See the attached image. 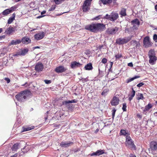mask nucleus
I'll return each instance as SVG.
<instances>
[{
	"mask_svg": "<svg viewBox=\"0 0 157 157\" xmlns=\"http://www.w3.org/2000/svg\"><path fill=\"white\" fill-rule=\"evenodd\" d=\"M85 29L91 32L96 33L98 32L102 31L105 29V25L102 23H92L86 25Z\"/></svg>",
	"mask_w": 157,
	"mask_h": 157,
	"instance_id": "f257e3e1",
	"label": "nucleus"
},
{
	"mask_svg": "<svg viewBox=\"0 0 157 157\" xmlns=\"http://www.w3.org/2000/svg\"><path fill=\"white\" fill-rule=\"evenodd\" d=\"M31 94V92L29 90L21 91L15 96L17 100L21 102L24 101Z\"/></svg>",
	"mask_w": 157,
	"mask_h": 157,
	"instance_id": "f03ea898",
	"label": "nucleus"
},
{
	"mask_svg": "<svg viewBox=\"0 0 157 157\" xmlns=\"http://www.w3.org/2000/svg\"><path fill=\"white\" fill-rule=\"evenodd\" d=\"M148 56L149 59V62L152 65L155 64L157 60L155 52L153 50H150L148 52Z\"/></svg>",
	"mask_w": 157,
	"mask_h": 157,
	"instance_id": "7ed1b4c3",
	"label": "nucleus"
},
{
	"mask_svg": "<svg viewBox=\"0 0 157 157\" xmlns=\"http://www.w3.org/2000/svg\"><path fill=\"white\" fill-rule=\"evenodd\" d=\"M125 144L126 147L135 150L136 147L134 142L130 136H127L126 137Z\"/></svg>",
	"mask_w": 157,
	"mask_h": 157,
	"instance_id": "20e7f679",
	"label": "nucleus"
},
{
	"mask_svg": "<svg viewBox=\"0 0 157 157\" xmlns=\"http://www.w3.org/2000/svg\"><path fill=\"white\" fill-rule=\"evenodd\" d=\"M119 17L118 14L116 13L112 12L110 15L106 14L104 17L112 21H114Z\"/></svg>",
	"mask_w": 157,
	"mask_h": 157,
	"instance_id": "39448f33",
	"label": "nucleus"
},
{
	"mask_svg": "<svg viewBox=\"0 0 157 157\" xmlns=\"http://www.w3.org/2000/svg\"><path fill=\"white\" fill-rule=\"evenodd\" d=\"M131 37H124L123 38H119L116 40V43L119 45L123 44L128 43L131 39Z\"/></svg>",
	"mask_w": 157,
	"mask_h": 157,
	"instance_id": "423d86ee",
	"label": "nucleus"
},
{
	"mask_svg": "<svg viewBox=\"0 0 157 157\" xmlns=\"http://www.w3.org/2000/svg\"><path fill=\"white\" fill-rule=\"evenodd\" d=\"M119 28L117 27L114 28H109L106 31V33L108 35H113L118 31Z\"/></svg>",
	"mask_w": 157,
	"mask_h": 157,
	"instance_id": "0eeeda50",
	"label": "nucleus"
},
{
	"mask_svg": "<svg viewBox=\"0 0 157 157\" xmlns=\"http://www.w3.org/2000/svg\"><path fill=\"white\" fill-rule=\"evenodd\" d=\"M92 0H86L83 3L82 6L83 11L86 12L88 11L90 8L91 2Z\"/></svg>",
	"mask_w": 157,
	"mask_h": 157,
	"instance_id": "6e6552de",
	"label": "nucleus"
},
{
	"mask_svg": "<svg viewBox=\"0 0 157 157\" xmlns=\"http://www.w3.org/2000/svg\"><path fill=\"white\" fill-rule=\"evenodd\" d=\"M143 44L145 48L149 47L152 46V43L151 42L150 37L148 36H146L144 38Z\"/></svg>",
	"mask_w": 157,
	"mask_h": 157,
	"instance_id": "1a4fd4ad",
	"label": "nucleus"
},
{
	"mask_svg": "<svg viewBox=\"0 0 157 157\" xmlns=\"http://www.w3.org/2000/svg\"><path fill=\"white\" fill-rule=\"evenodd\" d=\"M150 149L152 151H157V140L151 141L150 144Z\"/></svg>",
	"mask_w": 157,
	"mask_h": 157,
	"instance_id": "9d476101",
	"label": "nucleus"
},
{
	"mask_svg": "<svg viewBox=\"0 0 157 157\" xmlns=\"http://www.w3.org/2000/svg\"><path fill=\"white\" fill-rule=\"evenodd\" d=\"M45 33L43 32H40L34 35V38L37 40L42 39L44 36Z\"/></svg>",
	"mask_w": 157,
	"mask_h": 157,
	"instance_id": "9b49d317",
	"label": "nucleus"
},
{
	"mask_svg": "<svg viewBox=\"0 0 157 157\" xmlns=\"http://www.w3.org/2000/svg\"><path fill=\"white\" fill-rule=\"evenodd\" d=\"M44 68V65L40 62L37 63L35 66V70L37 72H40L42 71Z\"/></svg>",
	"mask_w": 157,
	"mask_h": 157,
	"instance_id": "f8f14e48",
	"label": "nucleus"
},
{
	"mask_svg": "<svg viewBox=\"0 0 157 157\" xmlns=\"http://www.w3.org/2000/svg\"><path fill=\"white\" fill-rule=\"evenodd\" d=\"M67 70V68L63 66H60L57 67L55 69V71L57 73H60L65 72Z\"/></svg>",
	"mask_w": 157,
	"mask_h": 157,
	"instance_id": "ddd939ff",
	"label": "nucleus"
},
{
	"mask_svg": "<svg viewBox=\"0 0 157 157\" xmlns=\"http://www.w3.org/2000/svg\"><path fill=\"white\" fill-rule=\"evenodd\" d=\"M28 49L27 48L21 49L20 51L17 52L14 55V56H25L28 52Z\"/></svg>",
	"mask_w": 157,
	"mask_h": 157,
	"instance_id": "4468645a",
	"label": "nucleus"
},
{
	"mask_svg": "<svg viewBox=\"0 0 157 157\" xmlns=\"http://www.w3.org/2000/svg\"><path fill=\"white\" fill-rule=\"evenodd\" d=\"M77 102V100L76 99H73L71 100H69L68 101H65L63 102L62 104L64 105H65L68 108H70L71 105L70 104V103H76Z\"/></svg>",
	"mask_w": 157,
	"mask_h": 157,
	"instance_id": "2eb2a0df",
	"label": "nucleus"
},
{
	"mask_svg": "<svg viewBox=\"0 0 157 157\" xmlns=\"http://www.w3.org/2000/svg\"><path fill=\"white\" fill-rule=\"evenodd\" d=\"M73 143L70 141L62 142L60 144V146L62 147H67L72 145Z\"/></svg>",
	"mask_w": 157,
	"mask_h": 157,
	"instance_id": "dca6fc26",
	"label": "nucleus"
},
{
	"mask_svg": "<svg viewBox=\"0 0 157 157\" xmlns=\"http://www.w3.org/2000/svg\"><path fill=\"white\" fill-rule=\"evenodd\" d=\"M131 22L132 24L133 25V28L135 29L137 28L140 25V22L137 18L133 20Z\"/></svg>",
	"mask_w": 157,
	"mask_h": 157,
	"instance_id": "f3484780",
	"label": "nucleus"
},
{
	"mask_svg": "<svg viewBox=\"0 0 157 157\" xmlns=\"http://www.w3.org/2000/svg\"><path fill=\"white\" fill-rule=\"evenodd\" d=\"M82 65V64L79 62L76 61H73L71 62V67L72 69H75L78 67H80Z\"/></svg>",
	"mask_w": 157,
	"mask_h": 157,
	"instance_id": "a211bd4d",
	"label": "nucleus"
},
{
	"mask_svg": "<svg viewBox=\"0 0 157 157\" xmlns=\"http://www.w3.org/2000/svg\"><path fill=\"white\" fill-rule=\"evenodd\" d=\"M119 99L118 98L114 96L111 102V104L113 106H116L119 104Z\"/></svg>",
	"mask_w": 157,
	"mask_h": 157,
	"instance_id": "6ab92c4d",
	"label": "nucleus"
},
{
	"mask_svg": "<svg viewBox=\"0 0 157 157\" xmlns=\"http://www.w3.org/2000/svg\"><path fill=\"white\" fill-rule=\"evenodd\" d=\"M105 153V151L104 150H98L96 152H93L90 154V156L94 155L99 156Z\"/></svg>",
	"mask_w": 157,
	"mask_h": 157,
	"instance_id": "aec40b11",
	"label": "nucleus"
},
{
	"mask_svg": "<svg viewBox=\"0 0 157 157\" xmlns=\"http://www.w3.org/2000/svg\"><path fill=\"white\" fill-rule=\"evenodd\" d=\"M15 31V29L12 27L10 26L6 30L5 33L7 34H9L13 32H14Z\"/></svg>",
	"mask_w": 157,
	"mask_h": 157,
	"instance_id": "412c9836",
	"label": "nucleus"
},
{
	"mask_svg": "<svg viewBox=\"0 0 157 157\" xmlns=\"http://www.w3.org/2000/svg\"><path fill=\"white\" fill-rule=\"evenodd\" d=\"M21 40L23 43L26 44L30 43L31 41L29 38L26 37H23Z\"/></svg>",
	"mask_w": 157,
	"mask_h": 157,
	"instance_id": "4be33fe9",
	"label": "nucleus"
},
{
	"mask_svg": "<svg viewBox=\"0 0 157 157\" xmlns=\"http://www.w3.org/2000/svg\"><path fill=\"white\" fill-rule=\"evenodd\" d=\"M21 42V40L20 39H17L16 40H13L11 41L10 43V45H15L20 44Z\"/></svg>",
	"mask_w": 157,
	"mask_h": 157,
	"instance_id": "5701e85b",
	"label": "nucleus"
},
{
	"mask_svg": "<svg viewBox=\"0 0 157 157\" xmlns=\"http://www.w3.org/2000/svg\"><path fill=\"white\" fill-rule=\"evenodd\" d=\"M131 43L132 45L136 48L139 47L140 45L139 42H137L136 40H132Z\"/></svg>",
	"mask_w": 157,
	"mask_h": 157,
	"instance_id": "b1692460",
	"label": "nucleus"
},
{
	"mask_svg": "<svg viewBox=\"0 0 157 157\" xmlns=\"http://www.w3.org/2000/svg\"><path fill=\"white\" fill-rule=\"evenodd\" d=\"M126 10L124 8H122L121 11L119 13V14L121 15V17H125L126 16Z\"/></svg>",
	"mask_w": 157,
	"mask_h": 157,
	"instance_id": "393cba45",
	"label": "nucleus"
},
{
	"mask_svg": "<svg viewBox=\"0 0 157 157\" xmlns=\"http://www.w3.org/2000/svg\"><path fill=\"white\" fill-rule=\"evenodd\" d=\"M120 133L121 135H123L125 136H129L130 134L128 132H126V130L124 129H121L120 131Z\"/></svg>",
	"mask_w": 157,
	"mask_h": 157,
	"instance_id": "a878e982",
	"label": "nucleus"
},
{
	"mask_svg": "<svg viewBox=\"0 0 157 157\" xmlns=\"http://www.w3.org/2000/svg\"><path fill=\"white\" fill-rule=\"evenodd\" d=\"M84 68L85 70H90L93 69L92 64L89 63L87 64L85 67Z\"/></svg>",
	"mask_w": 157,
	"mask_h": 157,
	"instance_id": "bb28decb",
	"label": "nucleus"
},
{
	"mask_svg": "<svg viewBox=\"0 0 157 157\" xmlns=\"http://www.w3.org/2000/svg\"><path fill=\"white\" fill-rule=\"evenodd\" d=\"M34 128V126H33L31 127L27 126L23 127V132L30 130Z\"/></svg>",
	"mask_w": 157,
	"mask_h": 157,
	"instance_id": "cd10ccee",
	"label": "nucleus"
},
{
	"mask_svg": "<svg viewBox=\"0 0 157 157\" xmlns=\"http://www.w3.org/2000/svg\"><path fill=\"white\" fill-rule=\"evenodd\" d=\"M19 144L18 143H16L14 144L11 148L12 151H16L19 148Z\"/></svg>",
	"mask_w": 157,
	"mask_h": 157,
	"instance_id": "c85d7f7f",
	"label": "nucleus"
},
{
	"mask_svg": "<svg viewBox=\"0 0 157 157\" xmlns=\"http://www.w3.org/2000/svg\"><path fill=\"white\" fill-rule=\"evenodd\" d=\"M10 13V12L8 9L4 10L2 13H0V16H1L2 15H3V16H6L9 14Z\"/></svg>",
	"mask_w": 157,
	"mask_h": 157,
	"instance_id": "c756f323",
	"label": "nucleus"
},
{
	"mask_svg": "<svg viewBox=\"0 0 157 157\" xmlns=\"http://www.w3.org/2000/svg\"><path fill=\"white\" fill-rule=\"evenodd\" d=\"M135 91L133 89V88H132V92L131 93V94L130 95L128 99L130 101H131L132 99L135 96Z\"/></svg>",
	"mask_w": 157,
	"mask_h": 157,
	"instance_id": "7c9ffc66",
	"label": "nucleus"
},
{
	"mask_svg": "<svg viewBox=\"0 0 157 157\" xmlns=\"http://www.w3.org/2000/svg\"><path fill=\"white\" fill-rule=\"evenodd\" d=\"M137 97L136 98V99L137 100H140V99L143 100L144 99L143 94L141 93H138V94H137Z\"/></svg>",
	"mask_w": 157,
	"mask_h": 157,
	"instance_id": "2f4dec72",
	"label": "nucleus"
},
{
	"mask_svg": "<svg viewBox=\"0 0 157 157\" xmlns=\"http://www.w3.org/2000/svg\"><path fill=\"white\" fill-rule=\"evenodd\" d=\"M100 1H101V2L103 4L105 5L107 4L112 3L113 0H100Z\"/></svg>",
	"mask_w": 157,
	"mask_h": 157,
	"instance_id": "473e14b6",
	"label": "nucleus"
},
{
	"mask_svg": "<svg viewBox=\"0 0 157 157\" xmlns=\"http://www.w3.org/2000/svg\"><path fill=\"white\" fill-rule=\"evenodd\" d=\"M140 76H135V77L131 78H129L127 80V83H129L132 81H133L134 80L138 78H140Z\"/></svg>",
	"mask_w": 157,
	"mask_h": 157,
	"instance_id": "72a5a7b5",
	"label": "nucleus"
},
{
	"mask_svg": "<svg viewBox=\"0 0 157 157\" xmlns=\"http://www.w3.org/2000/svg\"><path fill=\"white\" fill-rule=\"evenodd\" d=\"M152 107V105L151 104H148L147 105L145 106L144 111H148L149 109Z\"/></svg>",
	"mask_w": 157,
	"mask_h": 157,
	"instance_id": "f704fd0d",
	"label": "nucleus"
},
{
	"mask_svg": "<svg viewBox=\"0 0 157 157\" xmlns=\"http://www.w3.org/2000/svg\"><path fill=\"white\" fill-rule=\"evenodd\" d=\"M17 8V7L16 6H13L11 8L8 9L10 13L14 11Z\"/></svg>",
	"mask_w": 157,
	"mask_h": 157,
	"instance_id": "c9c22d12",
	"label": "nucleus"
},
{
	"mask_svg": "<svg viewBox=\"0 0 157 157\" xmlns=\"http://www.w3.org/2000/svg\"><path fill=\"white\" fill-rule=\"evenodd\" d=\"M65 0H54V2L56 4H59L61 3L62 2H63Z\"/></svg>",
	"mask_w": 157,
	"mask_h": 157,
	"instance_id": "e433bc0d",
	"label": "nucleus"
},
{
	"mask_svg": "<svg viewBox=\"0 0 157 157\" xmlns=\"http://www.w3.org/2000/svg\"><path fill=\"white\" fill-rule=\"evenodd\" d=\"M127 107L126 104V103H123V106L122 109L124 112L126 111V108Z\"/></svg>",
	"mask_w": 157,
	"mask_h": 157,
	"instance_id": "4c0bfd02",
	"label": "nucleus"
},
{
	"mask_svg": "<svg viewBox=\"0 0 157 157\" xmlns=\"http://www.w3.org/2000/svg\"><path fill=\"white\" fill-rule=\"evenodd\" d=\"M122 57V56L121 54H118L115 56L116 59H119L121 57Z\"/></svg>",
	"mask_w": 157,
	"mask_h": 157,
	"instance_id": "58836bf2",
	"label": "nucleus"
},
{
	"mask_svg": "<svg viewBox=\"0 0 157 157\" xmlns=\"http://www.w3.org/2000/svg\"><path fill=\"white\" fill-rule=\"evenodd\" d=\"M56 5H53L48 10L49 11H51L54 10L56 8Z\"/></svg>",
	"mask_w": 157,
	"mask_h": 157,
	"instance_id": "ea45409f",
	"label": "nucleus"
},
{
	"mask_svg": "<svg viewBox=\"0 0 157 157\" xmlns=\"http://www.w3.org/2000/svg\"><path fill=\"white\" fill-rule=\"evenodd\" d=\"M106 46L105 45H100L98 47V49L100 50H102V49H106Z\"/></svg>",
	"mask_w": 157,
	"mask_h": 157,
	"instance_id": "a19ab883",
	"label": "nucleus"
},
{
	"mask_svg": "<svg viewBox=\"0 0 157 157\" xmlns=\"http://www.w3.org/2000/svg\"><path fill=\"white\" fill-rule=\"evenodd\" d=\"M116 111V109H113L112 111V117L113 119L115 115Z\"/></svg>",
	"mask_w": 157,
	"mask_h": 157,
	"instance_id": "79ce46f5",
	"label": "nucleus"
},
{
	"mask_svg": "<svg viewBox=\"0 0 157 157\" xmlns=\"http://www.w3.org/2000/svg\"><path fill=\"white\" fill-rule=\"evenodd\" d=\"M14 20V19L13 18L11 17H10L8 20V24H11L13 21Z\"/></svg>",
	"mask_w": 157,
	"mask_h": 157,
	"instance_id": "37998d69",
	"label": "nucleus"
},
{
	"mask_svg": "<svg viewBox=\"0 0 157 157\" xmlns=\"http://www.w3.org/2000/svg\"><path fill=\"white\" fill-rule=\"evenodd\" d=\"M153 39L155 42H157V35L156 34H155L153 36Z\"/></svg>",
	"mask_w": 157,
	"mask_h": 157,
	"instance_id": "c03bdc74",
	"label": "nucleus"
},
{
	"mask_svg": "<svg viewBox=\"0 0 157 157\" xmlns=\"http://www.w3.org/2000/svg\"><path fill=\"white\" fill-rule=\"evenodd\" d=\"M81 80L83 83L86 82L88 80L87 78H82Z\"/></svg>",
	"mask_w": 157,
	"mask_h": 157,
	"instance_id": "a18cd8bd",
	"label": "nucleus"
},
{
	"mask_svg": "<svg viewBox=\"0 0 157 157\" xmlns=\"http://www.w3.org/2000/svg\"><path fill=\"white\" fill-rule=\"evenodd\" d=\"M107 60L106 58H104L101 60V62L104 64H105L107 63Z\"/></svg>",
	"mask_w": 157,
	"mask_h": 157,
	"instance_id": "49530a36",
	"label": "nucleus"
},
{
	"mask_svg": "<svg viewBox=\"0 0 157 157\" xmlns=\"http://www.w3.org/2000/svg\"><path fill=\"white\" fill-rule=\"evenodd\" d=\"M44 81L46 84H50L51 83V81L50 80H44Z\"/></svg>",
	"mask_w": 157,
	"mask_h": 157,
	"instance_id": "de8ad7c7",
	"label": "nucleus"
},
{
	"mask_svg": "<svg viewBox=\"0 0 157 157\" xmlns=\"http://www.w3.org/2000/svg\"><path fill=\"white\" fill-rule=\"evenodd\" d=\"M101 15H99L98 16H97L96 17H95V18H94L93 20H98L99 19H100L101 18Z\"/></svg>",
	"mask_w": 157,
	"mask_h": 157,
	"instance_id": "09e8293b",
	"label": "nucleus"
},
{
	"mask_svg": "<svg viewBox=\"0 0 157 157\" xmlns=\"http://www.w3.org/2000/svg\"><path fill=\"white\" fill-rule=\"evenodd\" d=\"M144 83H143L142 82H140L137 85V86L138 87H140L144 85Z\"/></svg>",
	"mask_w": 157,
	"mask_h": 157,
	"instance_id": "8fccbe9b",
	"label": "nucleus"
},
{
	"mask_svg": "<svg viewBox=\"0 0 157 157\" xmlns=\"http://www.w3.org/2000/svg\"><path fill=\"white\" fill-rule=\"evenodd\" d=\"M4 79L8 83L10 82V79L8 78H5Z\"/></svg>",
	"mask_w": 157,
	"mask_h": 157,
	"instance_id": "3c124183",
	"label": "nucleus"
},
{
	"mask_svg": "<svg viewBox=\"0 0 157 157\" xmlns=\"http://www.w3.org/2000/svg\"><path fill=\"white\" fill-rule=\"evenodd\" d=\"M107 91H105V90H104L102 92L101 94L102 95H106Z\"/></svg>",
	"mask_w": 157,
	"mask_h": 157,
	"instance_id": "603ef678",
	"label": "nucleus"
},
{
	"mask_svg": "<svg viewBox=\"0 0 157 157\" xmlns=\"http://www.w3.org/2000/svg\"><path fill=\"white\" fill-rule=\"evenodd\" d=\"M137 117L140 119H141L142 118V116L139 114H137Z\"/></svg>",
	"mask_w": 157,
	"mask_h": 157,
	"instance_id": "864d4df0",
	"label": "nucleus"
},
{
	"mask_svg": "<svg viewBox=\"0 0 157 157\" xmlns=\"http://www.w3.org/2000/svg\"><path fill=\"white\" fill-rule=\"evenodd\" d=\"M128 66H130L131 67H132L133 66V64H132V62L129 63H128Z\"/></svg>",
	"mask_w": 157,
	"mask_h": 157,
	"instance_id": "5fc2aeb1",
	"label": "nucleus"
},
{
	"mask_svg": "<svg viewBox=\"0 0 157 157\" xmlns=\"http://www.w3.org/2000/svg\"><path fill=\"white\" fill-rule=\"evenodd\" d=\"M15 13H13L12 14V17H11L14 19H15Z\"/></svg>",
	"mask_w": 157,
	"mask_h": 157,
	"instance_id": "6e6d98bb",
	"label": "nucleus"
},
{
	"mask_svg": "<svg viewBox=\"0 0 157 157\" xmlns=\"http://www.w3.org/2000/svg\"><path fill=\"white\" fill-rule=\"evenodd\" d=\"M46 11H45L44 10L41 12V15H43V14H45L46 13Z\"/></svg>",
	"mask_w": 157,
	"mask_h": 157,
	"instance_id": "4d7b16f0",
	"label": "nucleus"
},
{
	"mask_svg": "<svg viewBox=\"0 0 157 157\" xmlns=\"http://www.w3.org/2000/svg\"><path fill=\"white\" fill-rule=\"evenodd\" d=\"M17 154H15L14 155H13L11 156L10 157H17Z\"/></svg>",
	"mask_w": 157,
	"mask_h": 157,
	"instance_id": "13d9d810",
	"label": "nucleus"
},
{
	"mask_svg": "<svg viewBox=\"0 0 157 157\" xmlns=\"http://www.w3.org/2000/svg\"><path fill=\"white\" fill-rule=\"evenodd\" d=\"M155 11H157V5H156L155 6Z\"/></svg>",
	"mask_w": 157,
	"mask_h": 157,
	"instance_id": "bf43d9fd",
	"label": "nucleus"
},
{
	"mask_svg": "<svg viewBox=\"0 0 157 157\" xmlns=\"http://www.w3.org/2000/svg\"><path fill=\"white\" fill-rule=\"evenodd\" d=\"M36 48H40V47L37 46L35 47H34V49H36Z\"/></svg>",
	"mask_w": 157,
	"mask_h": 157,
	"instance_id": "052dcab7",
	"label": "nucleus"
},
{
	"mask_svg": "<svg viewBox=\"0 0 157 157\" xmlns=\"http://www.w3.org/2000/svg\"><path fill=\"white\" fill-rule=\"evenodd\" d=\"M44 16H45V15H41V16H38V17H37V18H41V17H44Z\"/></svg>",
	"mask_w": 157,
	"mask_h": 157,
	"instance_id": "680f3d73",
	"label": "nucleus"
},
{
	"mask_svg": "<svg viewBox=\"0 0 157 157\" xmlns=\"http://www.w3.org/2000/svg\"><path fill=\"white\" fill-rule=\"evenodd\" d=\"M63 13H61L60 14H56V15L57 16H59L61 15Z\"/></svg>",
	"mask_w": 157,
	"mask_h": 157,
	"instance_id": "e2e57ef3",
	"label": "nucleus"
},
{
	"mask_svg": "<svg viewBox=\"0 0 157 157\" xmlns=\"http://www.w3.org/2000/svg\"><path fill=\"white\" fill-rule=\"evenodd\" d=\"M131 156H130V157H136V156L135 155H131Z\"/></svg>",
	"mask_w": 157,
	"mask_h": 157,
	"instance_id": "0e129e2a",
	"label": "nucleus"
},
{
	"mask_svg": "<svg viewBox=\"0 0 157 157\" xmlns=\"http://www.w3.org/2000/svg\"><path fill=\"white\" fill-rule=\"evenodd\" d=\"M6 51V48H3V52H4Z\"/></svg>",
	"mask_w": 157,
	"mask_h": 157,
	"instance_id": "69168bd1",
	"label": "nucleus"
},
{
	"mask_svg": "<svg viewBox=\"0 0 157 157\" xmlns=\"http://www.w3.org/2000/svg\"><path fill=\"white\" fill-rule=\"evenodd\" d=\"M129 29H128L127 28L125 29V30H126V31L128 32V33L129 32Z\"/></svg>",
	"mask_w": 157,
	"mask_h": 157,
	"instance_id": "338daca9",
	"label": "nucleus"
},
{
	"mask_svg": "<svg viewBox=\"0 0 157 157\" xmlns=\"http://www.w3.org/2000/svg\"><path fill=\"white\" fill-rule=\"evenodd\" d=\"M154 115H155V116H157V112H155V113H154Z\"/></svg>",
	"mask_w": 157,
	"mask_h": 157,
	"instance_id": "774afa93",
	"label": "nucleus"
}]
</instances>
